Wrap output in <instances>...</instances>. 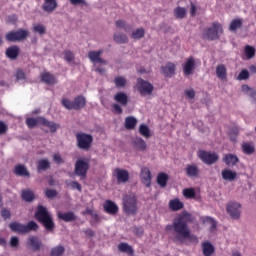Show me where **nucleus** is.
<instances>
[{
  "instance_id": "f8f14e48",
  "label": "nucleus",
  "mask_w": 256,
  "mask_h": 256,
  "mask_svg": "<svg viewBox=\"0 0 256 256\" xmlns=\"http://www.w3.org/2000/svg\"><path fill=\"white\" fill-rule=\"evenodd\" d=\"M226 211L232 219H239V217H241V204L237 202H230L226 206Z\"/></svg>"
},
{
  "instance_id": "b1692460",
  "label": "nucleus",
  "mask_w": 256,
  "mask_h": 256,
  "mask_svg": "<svg viewBox=\"0 0 256 256\" xmlns=\"http://www.w3.org/2000/svg\"><path fill=\"white\" fill-rule=\"evenodd\" d=\"M88 58L90 59L91 63H100L101 65H107V60L101 58L99 53L96 51L88 52Z\"/></svg>"
},
{
  "instance_id": "393cba45",
  "label": "nucleus",
  "mask_w": 256,
  "mask_h": 256,
  "mask_svg": "<svg viewBox=\"0 0 256 256\" xmlns=\"http://www.w3.org/2000/svg\"><path fill=\"white\" fill-rule=\"evenodd\" d=\"M175 69L176 66L173 62H168L166 66L161 67V71L166 77H172V75H175Z\"/></svg>"
},
{
  "instance_id": "423d86ee",
  "label": "nucleus",
  "mask_w": 256,
  "mask_h": 256,
  "mask_svg": "<svg viewBox=\"0 0 256 256\" xmlns=\"http://www.w3.org/2000/svg\"><path fill=\"white\" fill-rule=\"evenodd\" d=\"M9 227L14 233H20L21 235H25L26 233L37 231V229H39V225L35 221H30L26 225L19 222H12L9 224Z\"/></svg>"
},
{
  "instance_id": "de8ad7c7",
  "label": "nucleus",
  "mask_w": 256,
  "mask_h": 256,
  "mask_svg": "<svg viewBox=\"0 0 256 256\" xmlns=\"http://www.w3.org/2000/svg\"><path fill=\"white\" fill-rule=\"evenodd\" d=\"M65 253V247L63 246H56L52 248L50 256H61Z\"/></svg>"
},
{
  "instance_id": "338daca9",
  "label": "nucleus",
  "mask_w": 256,
  "mask_h": 256,
  "mask_svg": "<svg viewBox=\"0 0 256 256\" xmlns=\"http://www.w3.org/2000/svg\"><path fill=\"white\" fill-rule=\"evenodd\" d=\"M71 5H87L85 0H70Z\"/></svg>"
},
{
  "instance_id": "ea45409f",
  "label": "nucleus",
  "mask_w": 256,
  "mask_h": 256,
  "mask_svg": "<svg viewBox=\"0 0 256 256\" xmlns=\"http://www.w3.org/2000/svg\"><path fill=\"white\" fill-rule=\"evenodd\" d=\"M241 27H243V20L241 18H238L231 21L229 30L236 31L237 29H241Z\"/></svg>"
},
{
  "instance_id": "680f3d73",
  "label": "nucleus",
  "mask_w": 256,
  "mask_h": 256,
  "mask_svg": "<svg viewBox=\"0 0 256 256\" xmlns=\"http://www.w3.org/2000/svg\"><path fill=\"white\" fill-rule=\"evenodd\" d=\"M10 245H11V247H18L19 246V238L16 236H13L10 239Z\"/></svg>"
},
{
  "instance_id": "72a5a7b5",
  "label": "nucleus",
  "mask_w": 256,
  "mask_h": 256,
  "mask_svg": "<svg viewBox=\"0 0 256 256\" xmlns=\"http://www.w3.org/2000/svg\"><path fill=\"white\" fill-rule=\"evenodd\" d=\"M124 126H125V129L132 131V129H135V127H137V118L133 116L126 117Z\"/></svg>"
},
{
  "instance_id": "4d7b16f0",
  "label": "nucleus",
  "mask_w": 256,
  "mask_h": 256,
  "mask_svg": "<svg viewBox=\"0 0 256 256\" xmlns=\"http://www.w3.org/2000/svg\"><path fill=\"white\" fill-rule=\"evenodd\" d=\"M45 196L48 199H53V198L57 197V192H56V190H53V189H46Z\"/></svg>"
},
{
  "instance_id": "f3484780",
  "label": "nucleus",
  "mask_w": 256,
  "mask_h": 256,
  "mask_svg": "<svg viewBox=\"0 0 256 256\" xmlns=\"http://www.w3.org/2000/svg\"><path fill=\"white\" fill-rule=\"evenodd\" d=\"M103 209L108 215H117L119 213V206L112 200H106L103 204Z\"/></svg>"
},
{
  "instance_id": "37998d69",
  "label": "nucleus",
  "mask_w": 256,
  "mask_h": 256,
  "mask_svg": "<svg viewBox=\"0 0 256 256\" xmlns=\"http://www.w3.org/2000/svg\"><path fill=\"white\" fill-rule=\"evenodd\" d=\"M174 15L176 19H185L187 17V10L183 7H177L174 10Z\"/></svg>"
},
{
  "instance_id": "3c124183",
  "label": "nucleus",
  "mask_w": 256,
  "mask_h": 256,
  "mask_svg": "<svg viewBox=\"0 0 256 256\" xmlns=\"http://www.w3.org/2000/svg\"><path fill=\"white\" fill-rule=\"evenodd\" d=\"M203 221L204 223H209L211 225V231H215V229H217V221H215V219H213L212 217L207 216L204 218Z\"/></svg>"
},
{
  "instance_id": "c03bdc74",
  "label": "nucleus",
  "mask_w": 256,
  "mask_h": 256,
  "mask_svg": "<svg viewBox=\"0 0 256 256\" xmlns=\"http://www.w3.org/2000/svg\"><path fill=\"white\" fill-rule=\"evenodd\" d=\"M143 37H145V29L144 28H138L136 30H134L131 34V38L132 39H143Z\"/></svg>"
},
{
  "instance_id": "2f4dec72",
  "label": "nucleus",
  "mask_w": 256,
  "mask_h": 256,
  "mask_svg": "<svg viewBox=\"0 0 256 256\" xmlns=\"http://www.w3.org/2000/svg\"><path fill=\"white\" fill-rule=\"evenodd\" d=\"M118 250L121 253H127V255L133 256L135 254V250H133V247L128 245L125 242H122L118 245Z\"/></svg>"
},
{
  "instance_id": "bf43d9fd",
  "label": "nucleus",
  "mask_w": 256,
  "mask_h": 256,
  "mask_svg": "<svg viewBox=\"0 0 256 256\" xmlns=\"http://www.w3.org/2000/svg\"><path fill=\"white\" fill-rule=\"evenodd\" d=\"M53 161H54V163H57V165H61V163H65V161L61 157V154H59V153H56L53 155Z\"/></svg>"
},
{
  "instance_id": "a211bd4d",
  "label": "nucleus",
  "mask_w": 256,
  "mask_h": 256,
  "mask_svg": "<svg viewBox=\"0 0 256 256\" xmlns=\"http://www.w3.org/2000/svg\"><path fill=\"white\" fill-rule=\"evenodd\" d=\"M222 161L228 167H235V165H237V163H239V157H237V155L228 153V154H224Z\"/></svg>"
},
{
  "instance_id": "58836bf2",
  "label": "nucleus",
  "mask_w": 256,
  "mask_h": 256,
  "mask_svg": "<svg viewBox=\"0 0 256 256\" xmlns=\"http://www.w3.org/2000/svg\"><path fill=\"white\" fill-rule=\"evenodd\" d=\"M115 24L118 29H123L126 33H130V31L133 29L131 24H127V22L123 20H117Z\"/></svg>"
},
{
  "instance_id": "bb28decb",
  "label": "nucleus",
  "mask_w": 256,
  "mask_h": 256,
  "mask_svg": "<svg viewBox=\"0 0 256 256\" xmlns=\"http://www.w3.org/2000/svg\"><path fill=\"white\" fill-rule=\"evenodd\" d=\"M87 105V100L85 99V96H77L74 98V111H79L80 109H83Z\"/></svg>"
},
{
  "instance_id": "f704fd0d",
  "label": "nucleus",
  "mask_w": 256,
  "mask_h": 256,
  "mask_svg": "<svg viewBox=\"0 0 256 256\" xmlns=\"http://www.w3.org/2000/svg\"><path fill=\"white\" fill-rule=\"evenodd\" d=\"M47 169H51V162L48 159H41L37 164V171L41 173V171H47Z\"/></svg>"
},
{
  "instance_id": "69168bd1",
  "label": "nucleus",
  "mask_w": 256,
  "mask_h": 256,
  "mask_svg": "<svg viewBox=\"0 0 256 256\" xmlns=\"http://www.w3.org/2000/svg\"><path fill=\"white\" fill-rule=\"evenodd\" d=\"M185 95L188 97V99H195V90H186Z\"/></svg>"
},
{
  "instance_id": "09e8293b",
  "label": "nucleus",
  "mask_w": 256,
  "mask_h": 256,
  "mask_svg": "<svg viewBox=\"0 0 256 256\" xmlns=\"http://www.w3.org/2000/svg\"><path fill=\"white\" fill-rule=\"evenodd\" d=\"M62 105L65 107V109H68L69 111L75 110L74 101H71L67 98L62 99Z\"/></svg>"
},
{
  "instance_id": "4c0bfd02",
  "label": "nucleus",
  "mask_w": 256,
  "mask_h": 256,
  "mask_svg": "<svg viewBox=\"0 0 256 256\" xmlns=\"http://www.w3.org/2000/svg\"><path fill=\"white\" fill-rule=\"evenodd\" d=\"M255 53H256L255 47L251 45H246L244 47V56H245V59H247L248 61L253 59V57H255Z\"/></svg>"
},
{
  "instance_id": "dca6fc26",
  "label": "nucleus",
  "mask_w": 256,
  "mask_h": 256,
  "mask_svg": "<svg viewBox=\"0 0 256 256\" xmlns=\"http://www.w3.org/2000/svg\"><path fill=\"white\" fill-rule=\"evenodd\" d=\"M196 63L195 58L193 56H190L186 62L183 64V73L186 77L188 75H193V71H195Z\"/></svg>"
},
{
  "instance_id": "9b49d317",
  "label": "nucleus",
  "mask_w": 256,
  "mask_h": 256,
  "mask_svg": "<svg viewBox=\"0 0 256 256\" xmlns=\"http://www.w3.org/2000/svg\"><path fill=\"white\" fill-rule=\"evenodd\" d=\"M138 91L140 95H151L153 93V84L149 81L143 80V78H138Z\"/></svg>"
},
{
  "instance_id": "864d4df0",
  "label": "nucleus",
  "mask_w": 256,
  "mask_h": 256,
  "mask_svg": "<svg viewBox=\"0 0 256 256\" xmlns=\"http://www.w3.org/2000/svg\"><path fill=\"white\" fill-rule=\"evenodd\" d=\"M63 55H64L65 61H67L68 63H71V61L75 60V54H73L71 50H65L63 52Z\"/></svg>"
},
{
  "instance_id": "cd10ccee",
  "label": "nucleus",
  "mask_w": 256,
  "mask_h": 256,
  "mask_svg": "<svg viewBox=\"0 0 256 256\" xmlns=\"http://www.w3.org/2000/svg\"><path fill=\"white\" fill-rule=\"evenodd\" d=\"M185 205L179 198H175L169 201V209L170 211H181Z\"/></svg>"
},
{
  "instance_id": "774afa93",
  "label": "nucleus",
  "mask_w": 256,
  "mask_h": 256,
  "mask_svg": "<svg viewBox=\"0 0 256 256\" xmlns=\"http://www.w3.org/2000/svg\"><path fill=\"white\" fill-rule=\"evenodd\" d=\"M84 233L87 235V237H95V231H93L91 228L84 230Z\"/></svg>"
},
{
  "instance_id": "f257e3e1",
  "label": "nucleus",
  "mask_w": 256,
  "mask_h": 256,
  "mask_svg": "<svg viewBox=\"0 0 256 256\" xmlns=\"http://www.w3.org/2000/svg\"><path fill=\"white\" fill-rule=\"evenodd\" d=\"M195 217L189 212H182L176 218H174L172 224H168L165 227V231H173V241L176 245H183L185 241H189L194 245L199 243V238L191 234L189 223H193Z\"/></svg>"
},
{
  "instance_id": "5701e85b",
  "label": "nucleus",
  "mask_w": 256,
  "mask_h": 256,
  "mask_svg": "<svg viewBox=\"0 0 256 256\" xmlns=\"http://www.w3.org/2000/svg\"><path fill=\"white\" fill-rule=\"evenodd\" d=\"M21 198L22 201H25L26 203H33V201H35V192L31 189L22 190Z\"/></svg>"
},
{
  "instance_id": "a19ab883",
  "label": "nucleus",
  "mask_w": 256,
  "mask_h": 256,
  "mask_svg": "<svg viewBox=\"0 0 256 256\" xmlns=\"http://www.w3.org/2000/svg\"><path fill=\"white\" fill-rule=\"evenodd\" d=\"M167 181H169V176L165 173H159L157 176V183L160 187H167Z\"/></svg>"
},
{
  "instance_id": "8fccbe9b",
  "label": "nucleus",
  "mask_w": 256,
  "mask_h": 256,
  "mask_svg": "<svg viewBox=\"0 0 256 256\" xmlns=\"http://www.w3.org/2000/svg\"><path fill=\"white\" fill-rule=\"evenodd\" d=\"M115 86L118 88L125 87L127 85V80L122 76H117L114 79Z\"/></svg>"
},
{
  "instance_id": "2eb2a0df",
  "label": "nucleus",
  "mask_w": 256,
  "mask_h": 256,
  "mask_svg": "<svg viewBox=\"0 0 256 256\" xmlns=\"http://www.w3.org/2000/svg\"><path fill=\"white\" fill-rule=\"evenodd\" d=\"M27 245L29 249L34 252L41 251V247H43V242L37 236H30L27 241Z\"/></svg>"
},
{
  "instance_id": "7c9ffc66",
  "label": "nucleus",
  "mask_w": 256,
  "mask_h": 256,
  "mask_svg": "<svg viewBox=\"0 0 256 256\" xmlns=\"http://www.w3.org/2000/svg\"><path fill=\"white\" fill-rule=\"evenodd\" d=\"M222 179H224V181H235L237 179V172L229 169H224L222 171Z\"/></svg>"
},
{
  "instance_id": "4be33fe9",
  "label": "nucleus",
  "mask_w": 256,
  "mask_h": 256,
  "mask_svg": "<svg viewBox=\"0 0 256 256\" xmlns=\"http://www.w3.org/2000/svg\"><path fill=\"white\" fill-rule=\"evenodd\" d=\"M114 101L119 103L122 107H127V103H129V97L124 92H118L114 95Z\"/></svg>"
},
{
  "instance_id": "c9c22d12",
  "label": "nucleus",
  "mask_w": 256,
  "mask_h": 256,
  "mask_svg": "<svg viewBox=\"0 0 256 256\" xmlns=\"http://www.w3.org/2000/svg\"><path fill=\"white\" fill-rule=\"evenodd\" d=\"M6 57H8V59H17V57H19V47L11 46L7 48Z\"/></svg>"
},
{
  "instance_id": "aec40b11",
  "label": "nucleus",
  "mask_w": 256,
  "mask_h": 256,
  "mask_svg": "<svg viewBox=\"0 0 256 256\" xmlns=\"http://www.w3.org/2000/svg\"><path fill=\"white\" fill-rule=\"evenodd\" d=\"M58 219L65 221V223H71L73 221H77V216L73 211L64 212V213L58 212Z\"/></svg>"
},
{
  "instance_id": "e433bc0d",
  "label": "nucleus",
  "mask_w": 256,
  "mask_h": 256,
  "mask_svg": "<svg viewBox=\"0 0 256 256\" xmlns=\"http://www.w3.org/2000/svg\"><path fill=\"white\" fill-rule=\"evenodd\" d=\"M113 39L115 43H118V45H125V43H129V38L123 33H115Z\"/></svg>"
},
{
  "instance_id": "49530a36",
  "label": "nucleus",
  "mask_w": 256,
  "mask_h": 256,
  "mask_svg": "<svg viewBox=\"0 0 256 256\" xmlns=\"http://www.w3.org/2000/svg\"><path fill=\"white\" fill-rule=\"evenodd\" d=\"M183 195L186 199H195L196 193L195 188H186L183 190Z\"/></svg>"
},
{
  "instance_id": "1a4fd4ad",
  "label": "nucleus",
  "mask_w": 256,
  "mask_h": 256,
  "mask_svg": "<svg viewBox=\"0 0 256 256\" xmlns=\"http://www.w3.org/2000/svg\"><path fill=\"white\" fill-rule=\"evenodd\" d=\"M197 155L200 160L205 163V165H213L219 161V155L215 152L212 153L205 150H199Z\"/></svg>"
},
{
  "instance_id": "20e7f679",
  "label": "nucleus",
  "mask_w": 256,
  "mask_h": 256,
  "mask_svg": "<svg viewBox=\"0 0 256 256\" xmlns=\"http://www.w3.org/2000/svg\"><path fill=\"white\" fill-rule=\"evenodd\" d=\"M223 35V25L219 22H213L212 27L205 28L202 37L207 41H217Z\"/></svg>"
},
{
  "instance_id": "412c9836",
  "label": "nucleus",
  "mask_w": 256,
  "mask_h": 256,
  "mask_svg": "<svg viewBox=\"0 0 256 256\" xmlns=\"http://www.w3.org/2000/svg\"><path fill=\"white\" fill-rule=\"evenodd\" d=\"M142 183L145 187H151V170L147 167L141 169Z\"/></svg>"
},
{
  "instance_id": "e2e57ef3",
  "label": "nucleus",
  "mask_w": 256,
  "mask_h": 256,
  "mask_svg": "<svg viewBox=\"0 0 256 256\" xmlns=\"http://www.w3.org/2000/svg\"><path fill=\"white\" fill-rule=\"evenodd\" d=\"M5 133H7V125L0 121V135H5Z\"/></svg>"
},
{
  "instance_id": "6ab92c4d",
  "label": "nucleus",
  "mask_w": 256,
  "mask_h": 256,
  "mask_svg": "<svg viewBox=\"0 0 256 256\" xmlns=\"http://www.w3.org/2000/svg\"><path fill=\"white\" fill-rule=\"evenodd\" d=\"M40 80L42 83H46V85H55L57 84V78H55V75L49 73V72H44L40 74Z\"/></svg>"
},
{
  "instance_id": "5fc2aeb1",
  "label": "nucleus",
  "mask_w": 256,
  "mask_h": 256,
  "mask_svg": "<svg viewBox=\"0 0 256 256\" xmlns=\"http://www.w3.org/2000/svg\"><path fill=\"white\" fill-rule=\"evenodd\" d=\"M238 81H247V79H249V71L247 69H243L238 77H237Z\"/></svg>"
},
{
  "instance_id": "c85d7f7f",
  "label": "nucleus",
  "mask_w": 256,
  "mask_h": 256,
  "mask_svg": "<svg viewBox=\"0 0 256 256\" xmlns=\"http://www.w3.org/2000/svg\"><path fill=\"white\" fill-rule=\"evenodd\" d=\"M216 76L221 81H225L227 79V67H225V64H219L216 67Z\"/></svg>"
},
{
  "instance_id": "c756f323",
  "label": "nucleus",
  "mask_w": 256,
  "mask_h": 256,
  "mask_svg": "<svg viewBox=\"0 0 256 256\" xmlns=\"http://www.w3.org/2000/svg\"><path fill=\"white\" fill-rule=\"evenodd\" d=\"M42 8L47 13L55 11V9H57V0H44Z\"/></svg>"
},
{
  "instance_id": "7ed1b4c3",
  "label": "nucleus",
  "mask_w": 256,
  "mask_h": 256,
  "mask_svg": "<svg viewBox=\"0 0 256 256\" xmlns=\"http://www.w3.org/2000/svg\"><path fill=\"white\" fill-rule=\"evenodd\" d=\"M26 125L29 129H33V127H37V125H43V127H48L52 133H56L57 129H59V124L51 122L45 117L27 118Z\"/></svg>"
},
{
  "instance_id": "a878e982",
  "label": "nucleus",
  "mask_w": 256,
  "mask_h": 256,
  "mask_svg": "<svg viewBox=\"0 0 256 256\" xmlns=\"http://www.w3.org/2000/svg\"><path fill=\"white\" fill-rule=\"evenodd\" d=\"M14 173L18 177H31V174L29 173V170H27V167L21 164L15 166Z\"/></svg>"
},
{
  "instance_id": "6e6552de",
  "label": "nucleus",
  "mask_w": 256,
  "mask_h": 256,
  "mask_svg": "<svg viewBox=\"0 0 256 256\" xmlns=\"http://www.w3.org/2000/svg\"><path fill=\"white\" fill-rule=\"evenodd\" d=\"M29 37V30L20 28L18 30L10 31L6 34V41L9 43H21Z\"/></svg>"
},
{
  "instance_id": "f03ea898",
  "label": "nucleus",
  "mask_w": 256,
  "mask_h": 256,
  "mask_svg": "<svg viewBox=\"0 0 256 256\" xmlns=\"http://www.w3.org/2000/svg\"><path fill=\"white\" fill-rule=\"evenodd\" d=\"M34 217L38 223L43 225L46 231L53 232L55 229V222H53V217L47 208H45V206L38 205Z\"/></svg>"
},
{
  "instance_id": "79ce46f5",
  "label": "nucleus",
  "mask_w": 256,
  "mask_h": 256,
  "mask_svg": "<svg viewBox=\"0 0 256 256\" xmlns=\"http://www.w3.org/2000/svg\"><path fill=\"white\" fill-rule=\"evenodd\" d=\"M139 133L142 137H145V139H149V137H151V130H149V126L146 124H141L139 126Z\"/></svg>"
},
{
  "instance_id": "603ef678",
  "label": "nucleus",
  "mask_w": 256,
  "mask_h": 256,
  "mask_svg": "<svg viewBox=\"0 0 256 256\" xmlns=\"http://www.w3.org/2000/svg\"><path fill=\"white\" fill-rule=\"evenodd\" d=\"M33 31L39 35H45L47 29L43 26V24H36L33 27Z\"/></svg>"
},
{
  "instance_id": "052dcab7",
  "label": "nucleus",
  "mask_w": 256,
  "mask_h": 256,
  "mask_svg": "<svg viewBox=\"0 0 256 256\" xmlns=\"http://www.w3.org/2000/svg\"><path fill=\"white\" fill-rule=\"evenodd\" d=\"M112 108L114 113H117L118 115H121V113H123V108H121V105L119 104H113Z\"/></svg>"
},
{
  "instance_id": "ddd939ff",
  "label": "nucleus",
  "mask_w": 256,
  "mask_h": 256,
  "mask_svg": "<svg viewBox=\"0 0 256 256\" xmlns=\"http://www.w3.org/2000/svg\"><path fill=\"white\" fill-rule=\"evenodd\" d=\"M185 173L186 177H189L190 179H197V177L201 175V170L199 169V166L196 163H192L186 165Z\"/></svg>"
},
{
  "instance_id": "a18cd8bd",
  "label": "nucleus",
  "mask_w": 256,
  "mask_h": 256,
  "mask_svg": "<svg viewBox=\"0 0 256 256\" xmlns=\"http://www.w3.org/2000/svg\"><path fill=\"white\" fill-rule=\"evenodd\" d=\"M134 145L137 147L139 151H145L147 149V143L143 138H136L134 141Z\"/></svg>"
},
{
  "instance_id": "39448f33",
  "label": "nucleus",
  "mask_w": 256,
  "mask_h": 256,
  "mask_svg": "<svg viewBox=\"0 0 256 256\" xmlns=\"http://www.w3.org/2000/svg\"><path fill=\"white\" fill-rule=\"evenodd\" d=\"M123 211L126 215H137L139 207L137 206V196L135 194H127L123 197Z\"/></svg>"
},
{
  "instance_id": "9d476101",
  "label": "nucleus",
  "mask_w": 256,
  "mask_h": 256,
  "mask_svg": "<svg viewBox=\"0 0 256 256\" xmlns=\"http://www.w3.org/2000/svg\"><path fill=\"white\" fill-rule=\"evenodd\" d=\"M87 171H89V161L78 159L75 163V175L80 177V179H85V177H87Z\"/></svg>"
},
{
  "instance_id": "13d9d810",
  "label": "nucleus",
  "mask_w": 256,
  "mask_h": 256,
  "mask_svg": "<svg viewBox=\"0 0 256 256\" xmlns=\"http://www.w3.org/2000/svg\"><path fill=\"white\" fill-rule=\"evenodd\" d=\"M1 217H3L5 221H7V219H11V211H9L7 208H3L1 210Z\"/></svg>"
},
{
  "instance_id": "0e129e2a",
  "label": "nucleus",
  "mask_w": 256,
  "mask_h": 256,
  "mask_svg": "<svg viewBox=\"0 0 256 256\" xmlns=\"http://www.w3.org/2000/svg\"><path fill=\"white\" fill-rule=\"evenodd\" d=\"M70 187L72 188V189H77V191H81V184H79V182H77V181H72L71 183H70Z\"/></svg>"
},
{
  "instance_id": "6e6d98bb",
  "label": "nucleus",
  "mask_w": 256,
  "mask_h": 256,
  "mask_svg": "<svg viewBox=\"0 0 256 256\" xmlns=\"http://www.w3.org/2000/svg\"><path fill=\"white\" fill-rule=\"evenodd\" d=\"M15 77L17 81H25V79H27V74H25V71H23L22 69H18L16 71Z\"/></svg>"
},
{
  "instance_id": "0eeeda50",
  "label": "nucleus",
  "mask_w": 256,
  "mask_h": 256,
  "mask_svg": "<svg viewBox=\"0 0 256 256\" xmlns=\"http://www.w3.org/2000/svg\"><path fill=\"white\" fill-rule=\"evenodd\" d=\"M76 143L78 149L89 151V149L93 147V135L85 132H78L76 133Z\"/></svg>"
},
{
  "instance_id": "4468645a",
  "label": "nucleus",
  "mask_w": 256,
  "mask_h": 256,
  "mask_svg": "<svg viewBox=\"0 0 256 256\" xmlns=\"http://www.w3.org/2000/svg\"><path fill=\"white\" fill-rule=\"evenodd\" d=\"M114 177L117 179V183H127L129 181V171L121 169V168H116L113 171Z\"/></svg>"
},
{
  "instance_id": "473e14b6",
  "label": "nucleus",
  "mask_w": 256,
  "mask_h": 256,
  "mask_svg": "<svg viewBox=\"0 0 256 256\" xmlns=\"http://www.w3.org/2000/svg\"><path fill=\"white\" fill-rule=\"evenodd\" d=\"M242 151L245 155H253L255 153V144L253 142H244L242 144Z\"/></svg>"
}]
</instances>
